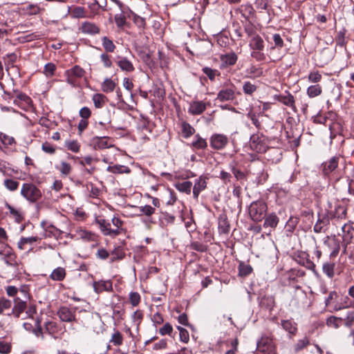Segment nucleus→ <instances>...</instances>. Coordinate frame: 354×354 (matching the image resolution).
Returning <instances> with one entry per match:
<instances>
[{"label": "nucleus", "instance_id": "obj_53", "mask_svg": "<svg viewBox=\"0 0 354 354\" xmlns=\"http://www.w3.org/2000/svg\"><path fill=\"white\" fill-rule=\"evenodd\" d=\"M72 17L74 18H84L86 17L85 10L83 7H75L72 11Z\"/></svg>", "mask_w": 354, "mask_h": 354}, {"label": "nucleus", "instance_id": "obj_62", "mask_svg": "<svg viewBox=\"0 0 354 354\" xmlns=\"http://www.w3.org/2000/svg\"><path fill=\"white\" fill-rule=\"evenodd\" d=\"M58 169L63 175L66 176L68 175L71 171V167L70 164L66 162H62L60 167Z\"/></svg>", "mask_w": 354, "mask_h": 354}, {"label": "nucleus", "instance_id": "obj_29", "mask_svg": "<svg viewBox=\"0 0 354 354\" xmlns=\"http://www.w3.org/2000/svg\"><path fill=\"white\" fill-rule=\"evenodd\" d=\"M94 106L97 109H101L107 101L106 97L102 93H95L93 96Z\"/></svg>", "mask_w": 354, "mask_h": 354}, {"label": "nucleus", "instance_id": "obj_6", "mask_svg": "<svg viewBox=\"0 0 354 354\" xmlns=\"http://www.w3.org/2000/svg\"><path fill=\"white\" fill-rule=\"evenodd\" d=\"M95 221L99 225L102 233L104 236H110L112 237L118 236V230H112L111 228V223L109 221H106L102 217H97L95 218Z\"/></svg>", "mask_w": 354, "mask_h": 354}, {"label": "nucleus", "instance_id": "obj_46", "mask_svg": "<svg viewBox=\"0 0 354 354\" xmlns=\"http://www.w3.org/2000/svg\"><path fill=\"white\" fill-rule=\"evenodd\" d=\"M55 70L56 66L53 63L49 62L45 65L43 73L47 77H50L54 75Z\"/></svg>", "mask_w": 354, "mask_h": 354}, {"label": "nucleus", "instance_id": "obj_59", "mask_svg": "<svg viewBox=\"0 0 354 354\" xmlns=\"http://www.w3.org/2000/svg\"><path fill=\"white\" fill-rule=\"evenodd\" d=\"M45 330L50 335H53L57 332V324L53 322H47L45 324Z\"/></svg>", "mask_w": 354, "mask_h": 354}, {"label": "nucleus", "instance_id": "obj_35", "mask_svg": "<svg viewBox=\"0 0 354 354\" xmlns=\"http://www.w3.org/2000/svg\"><path fill=\"white\" fill-rule=\"evenodd\" d=\"M278 222V217L275 214H271L265 218L263 225L264 227H275Z\"/></svg>", "mask_w": 354, "mask_h": 354}, {"label": "nucleus", "instance_id": "obj_63", "mask_svg": "<svg viewBox=\"0 0 354 354\" xmlns=\"http://www.w3.org/2000/svg\"><path fill=\"white\" fill-rule=\"evenodd\" d=\"M92 15L91 17H93L95 15L98 13L99 9L102 8V6L99 4L98 1L95 0L93 3H90L88 6Z\"/></svg>", "mask_w": 354, "mask_h": 354}, {"label": "nucleus", "instance_id": "obj_42", "mask_svg": "<svg viewBox=\"0 0 354 354\" xmlns=\"http://www.w3.org/2000/svg\"><path fill=\"white\" fill-rule=\"evenodd\" d=\"M194 129L189 123L183 122L182 124V133L184 138H189L194 134Z\"/></svg>", "mask_w": 354, "mask_h": 354}, {"label": "nucleus", "instance_id": "obj_39", "mask_svg": "<svg viewBox=\"0 0 354 354\" xmlns=\"http://www.w3.org/2000/svg\"><path fill=\"white\" fill-rule=\"evenodd\" d=\"M33 322L35 324V328L32 330V333L37 337H41V339H44V333L42 332V328L40 325V320L39 318H37L35 319H33Z\"/></svg>", "mask_w": 354, "mask_h": 354}, {"label": "nucleus", "instance_id": "obj_58", "mask_svg": "<svg viewBox=\"0 0 354 354\" xmlns=\"http://www.w3.org/2000/svg\"><path fill=\"white\" fill-rule=\"evenodd\" d=\"M132 20L134 22V24L138 26V28H139L140 29L145 28L146 23H145V20L144 18H142L136 14H133Z\"/></svg>", "mask_w": 354, "mask_h": 354}, {"label": "nucleus", "instance_id": "obj_13", "mask_svg": "<svg viewBox=\"0 0 354 354\" xmlns=\"http://www.w3.org/2000/svg\"><path fill=\"white\" fill-rule=\"evenodd\" d=\"M108 137H94L91 140V145L95 149H104L111 147L112 145L108 143Z\"/></svg>", "mask_w": 354, "mask_h": 354}, {"label": "nucleus", "instance_id": "obj_33", "mask_svg": "<svg viewBox=\"0 0 354 354\" xmlns=\"http://www.w3.org/2000/svg\"><path fill=\"white\" fill-rule=\"evenodd\" d=\"M24 10L27 15H35L44 11V8H41L38 4H29Z\"/></svg>", "mask_w": 354, "mask_h": 354}, {"label": "nucleus", "instance_id": "obj_36", "mask_svg": "<svg viewBox=\"0 0 354 354\" xmlns=\"http://www.w3.org/2000/svg\"><path fill=\"white\" fill-rule=\"evenodd\" d=\"M192 187V183L190 181H184V182L178 183L176 185V187L178 191H180L181 192H185L187 194H189L191 193Z\"/></svg>", "mask_w": 354, "mask_h": 354}, {"label": "nucleus", "instance_id": "obj_54", "mask_svg": "<svg viewBox=\"0 0 354 354\" xmlns=\"http://www.w3.org/2000/svg\"><path fill=\"white\" fill-rule=\"evenodd\" d=\"M335 263H326L323 265V271L329 277H333L334 275Z\"/></svg>", "mask_w": 354, "mask_h": 354}, {"label": "nucleus", "instance_id": "obj_17", "mask_svg": "<svg viewBox=\"0 0 354 354\" xmlns=\"http://www.w3.org/2000/svg\"><path fill=\"white\" fill-rule=\"evenodd\" d=\"M322 184V182L318 181L315 182L313 185V194L317 207L321 204L324 196V186Z\"/></svg>", "mask_w": 354, "mask_h": 354}, {"label": "nucleus", "instance_id": "obj_44", "mask_svg": "<svg viewBox=\"0 0 354 354\" xmlns=\"http://www.w3.org/2000/svg\"><path fill=\"white\" fill-rule=\"evenodd\" d=\"M342 320V318L331 316L327 319L326 324L330 327L337 328L341 324Z\"/></svg>", "mask_w": 354, "mask_h": 354}, {"label": "nucleus", "instance_id": "obj_4", "mask_svg": "<svg viewBox=\"0 0 354 354\" xmlns=\"http://www.w3.org/2000/svg\"><path fill=\"white\" fill-rule=\"evenodd\" d=\"M250 149L257 153H264L267 150V145L263 136L259 134H253L250 139Z\"/></svg>", "mask_w": 354, "mask_h": 354}, {"label": "nucleus", "instance_id": "obj_52", "mask_svg": "<svg viewBox=\"0 0 354 354\" xmlns=\"http://www.w3.org/2000/svg\"><path fill=\"white\" fill-rule=\"evenodd\" d=\"M123 337L122 334L119 331H115L111 336L110 340L115 346H120L122 344Z\"/></svg>", "mask_w": 354, "mask_h": 354}, {"label": "nucleus", "instance_id": "obj_3", "mask_svg": "<svg viewBox=\"0 0 354 354\" xmlns=\"http://www.w3.org/2000/svg\"><path fill=\"white\" fill-rule=\"evenodd\" d=\"M77 308H68L67 306H62L59 308L57 315L62 322H77L76 318Z\"/></svg>", "mask_w": 354, "mask_h": 354}, {"label": "nucleus", "instance_id": "obj_31", "mask_svg": "<svg viewBox=\"0 0 354 354\" xmlns=\"http://www.w3.org/2000/svg\"><path fill=\"white\" fill-rule=\"evenodd\" d=\"M116 84L110 78H106L102 82L101 88L104 93H111L115 88Z\"/></svg>", "mask_w": 354, "mask_h": 354}, {"label": "nucleus", "instance_id": "obj_12", "mask_svg": "<svg viewBox=\"0 0 354 354\" xmlns=\"http://www.w3.org/2000/svg\"><path fill=\"white\" fill-rule=\"evenodd\" d=\"M14 104L26 109L29 108L32 105V100L25 93H19L14 99Z\"/></svg>", "mask_w": 354, "mask_h": 354}, {"label": "nucleus", "instance_id": "obj_24", "mask_svg": "<svg viewBox=\"0 0 354 354\" xmlns=\"http://www.w3.org/2000/svg\"><path fill=\"white\" fill-rule=\"evenodd\" d=\"M282 328L289 333L290 337L295 335L297 331V324L292 320H281Z\"/></svg>", "mask_w": 354, "mask_h": 354}, {"label": "nucleus", "instance_id": "obj_50", "mask_svg": "<svg viewBox=\"0 0 354 354\" xmlns=\"http://www.w3.org/2000/svg\"><path fill=\"white\" fill-rule=\"evenodd\" d=\"M6 207L9 209L10 214H12L14 216L15 220L18 223L21 222V221L23 218V215L21 214V212L19 210L15 209L9 204H6Z\"/></svg>", "mask_w": 354, "mask_h": 354}, {"label": "nucleus", "instance_id": "obj_57", "mask_svg": "<svg viewBox=\"0 0 354 354\" xmlns=\"http://www.w3.org/2000/svg\"><path fill=\"white\" fill-rule=\"evenodd\" d=\"M268 339L267 338L262 337L257 342V350L261 352H266L268 348Z\"/></svg>", "mask_w": 354, "mask_h": 354}, {"label": "nucleus", "instance_id": "obj_15", "mask_svg": "<svg viewBox=\"0 0 354 354\" xmlns=\"http://www.w3.org/2000/svg\"><path fill=\"white\" fill-rule=\"evenodd\" d=\"M73 236L77 239H81L87 241H94L95 239L94 233L83 230L82 227L75 228V234Z\"/></svg>", "mask_w": 354, "mask_h": 354}, {"label": "nucleus", "instance_id": "obj_47", "mask_svg": "<svg viewBox=\"0 0 354 354\" xmlns=\"http://www.w3.org/2000/svg\"><path fill=\"white\" fill-rule=\"evenodd\" d=\"M102 45L107 52H113L115 48V46L113 42L107 37H104L102 38Z\"/></svg>", "mask_w": 354, "mask_h": 354}, {"label": "nucleus", "instance_id": "obj_19", "mask_svg": "<svg viewBox=\"0 0 354 354\" xmlns=\"http://www.w3.org/2000/svg\"><path fill=\"white\" fill-rule=\"evenodd\" d=\"M93 288L95 292L100 293L103 291L109 292L113 290L111 281H99L93 282Z\"/></svg>", "mask_w": 354, "mask_h": 354}, {"label": "nucleus", "instance_id": "obj_20", "mask_svg": "<svg viewBox=\"0 0 354 354\" xmlns=\"http://www.w3.org/2000/svg\"><path fill=\"white\" fill-rule=\"evenodd\" d=\"M218 228L220 234H228L230 232V223L227 216L224 214H222L218 216Z\"/></svg>", "mask_w": 354, "mask_h": 354}, {"label": "nucleus", "instance_id": "obj_34", "mask_svg": "<svg viewBox=\"0 0 354 354\" xmlns=\"http://www.w3.org/2000/svg\"><path fill=\"white\" fill-rule=\"evenodd\" d=\"M38 239H39L37 236L21 237L17 243L18 248L20 250H24V245L26 244L32 245V243L37 242Z\"/></svg>", "mask_w": 354, "mask_h": 354}, {"label": "nucleus", "instance_id": "obj_40", "mask_svg": "<svg viewBox=\"0 0 354 354\" xmlns=\"http://www.w3.org/2000/svg\"><path fill=\"white\" fill-rule=\"evenodd\" d=\"M252 271V267L244 263H241L239 266V274L241 277H245L250 274Z\"/></svg>", "mask_w": 354, "mask_h": 354}, {"label": "nucleus", "instance_id": "obj_30", "mask_svg": "<svg viewBox=\"0 0 354 354\" xmlns=\"http://www.w3.org/2000/svg\"><path fill=\"white\" fill-rule=\"evenodd\" d=\"M66 277L65 269L58 267L53 270L50 275V277L54 281H62Z\"/></svg>", "mask_w": 354, "mask_h": 354}, {"label": "nucleus", "instance_id": "obj_22", "mask_svg": "<svg viewBox=\"0 0 354 354\" xmlns=\"http://www.w3.org/2000/svg\"><path fill=\"white\" fill-rule=\"evenodd\" d=\"M275 98L284 105L289 106L293 111H295L294 97L291 94L286 93L285 95H276Z\"/></svg>", "mask_w": 354, "mask_h": 354}, {"label": "nucleus", "instance_id": "obj_49", "mask_svg": "<svg viewBox=\"0 0 354 354\" xmlns=\"http://www.w3.org/2000/svg\"><path fill=\"white\" fill-rule=\"evenodd\" d=\"M3 254H4V261L7 265L12 263L17 260L16 255L11 252L9 248L8 249H6V252Z\"/></svg>", "mask_w": 354, "mask_h": 354}, {"label": "nucleus", "instance_id": "obj_55", "mask_svg": "<svg viewBox=\"0 0 354 354\" xmlns=\"http://www.w3.org/2000/svg\"><path fill=\"white\" fill-rule=\"evenodd\" d=\"M173 328L169 323H166L159 329V333L161 335H168L172 337Z\"/></svg>", "mask_w": 354, "mask_h": 354}, {"label": "nucleus", "instance_id": "obj_27", "mask_svg": "<svg viewBox=\"0 0 354 354\" xmlns=\"http://www.w3.org/2000/svg\"><path fill=\"white\" fill-rule=\"evenodd\" d=\"M222 64L224 66H232L237 61V55L234 53H230L221 56Z\"/></svg>", "mask_w": 354, "mask_h": 354}, {"label": "nucleus", "instance_id": "obj_21", "mask_svg": "<svg viewBox=\"0 0 354 354\" xmlns=\"http://www.w3.org/2000/svg\"><path fill=\"white\" fill-rule=\"evenodd\" d=\"M342 230L343 241L346 244L350 243L353 237L354 227L350 224H344L342 227Z\"/></svg>", "mask_w": 354, "mask_h": 354}, {"label": "nucleus", "instance_id": "obj_23", "mask_svg": "<svg viewBox=\"0 0 354 354\" xmlns=\"http://www.w3.org/2000/svg\"><path fill=\"white\" fill-rule=\"evenodd\" d=\"M249 46L252 50H263L264 48L263 40L258 34H254L250 41Z\"/></svg>", "mask_w": 354, "mask_h": 354}, {"label": "nucleus", "instance_id": "obj_41", "mask_svg": "<svg viewBox=\"0 0 354 354\" xmlns=\"http://www.w3.org/2000/svg\"><path fill=\"white\" fill-rule=\"evenodd\" d=\"M257 89V87L250 82H245L243 85V93L246 95H252Z\"/></svg>", "mask_w": 354, "mask_h": 354}, {"label": "nucleus", "instance_id": "obj_2", "mask_svg": "<svg viewBox=\"0 0 354 354\" xmlns=\"http://www.w3.org/2000/svg\"><path fill=\"white\" fill-rule=\"evenodd\" d=\"M21 194L30 203L37 201L41 196L40 190L32 183L23 184L21 189Z\"/></svg>", "mask_w": 354, "mask_h": 354}, {"label": "nucleus", "instance_id": "obj_16", "mask_svg": "<svg viewBox=\"0 0 354 354\" xmlns=\"http://www.w3.org/2000/svg\"><path fill=\"white\" fill-rule=\"evenodd\" d=\"M339 158L333 157L328 161L322 165V171L324 175H328L333 171L338 166Z\"/></svg>", "mask_w": 354, "mask_h": 354}, {"label": "nucleus", "instance_id": "obj_11", "mask_svg": "<svg viewBox=\"0 0 354 354\" xmlns=\"http://www.w3.org/2000/svg\"><path fill=\"white\" fill-rule=\"evenodd\" d=\"M207 178L201 176L198 178L196 179L193 187V196L194 198L197 199L199 194L204 190L207 187Z\"/></svg>", "mask_w": 354, "mask_h": 354}, {"label": "nucleus", "instance_id": "obj_64", "mask_svg": "<svg viewBox=\"0 0 354 354\" xmlns=\"http://www.w3.org/2000/svg\"><path fill=\"white\" fill-rule=\"evenodd\" d=\"M191 248L192 249L201 252H205L207 250L206 245L198 241L192 243Z\"/></svg>", "mask_w": 354, "mask_h": 354}, {"label": "nucleus", "instance_id": "obj_8", "mask_svg": "<svg viewBox=\"0 0 354 354\" xmlns=\"http://www.w3.org/2000/svg\"><path fill=\"white\" fill-rule=\"evenodd\" d=\"M14 306L12 309L11 313L8 315H12L15 317L19 318L21 314L26 309L27 304L26 301H23L19 297H15Z\"/></svg>", "mask_w": 354, "mask_h": 354}, {"label": "nucleus", "instance_id": "obj_10", "mask_svg": "<svg viewBox=\"0 0 354 354\" xmlns=\"http://www.w3.org/2000/svg\"><path fill=\"white\" fill-rule=\"evenodd\" d=\"M80 31L86 35H94L100 32L99 27L94 23L84 21L81 24Z\"/></svg>", "mask_w": 354, "mask_h": 354}, {"label": "nucleus", "instance_id": "obj_25", "mask_svg": "<svg viewBox=\"0 0 354 354\" xmlns=\"http://www.w3.org/2000/svg\"><path fill=\"white\" fill-rule=\"evenodd\" d=\"M116 63L120 68L123 71L133 72L135 69L131 62L126 57H119Z\"/></svg>", "mask_w": 354, "mask_h": 354}, {"label": "nucleus", "instance_id": "obj_37", "mask_svg": "<svg viewBox=\"0 0 354 354\" xmlns=\"http://www.w3.org/2000/svg\"><path fill=\"white\" fill-rule=\"evenodd\" d=\"M196 140L192 142V146L196 149H204L207 147L206 140L198 134L195 136Z\"/></svg>", "mask_w": 354, "mask_h": 354}, {"label": "nucleus", "instance_id": "obj_60", "mask_svg": "<svg viewBox=\"0 0 354 354\" xmlns=\"http://www.w3.org/2000/svg\"><path fill=\"white\" fill-rule=\"evenodd\" d=\"M129 300L133 306H137L140 301V296L136 292H131L129 294Z\"/></svg>", "mask_w": 354, "mask_h": 354}, {"label": "nucleus", "instance_id": "obj_1", "mask_svg": "<svg viewBox=\"0 0 354 354\" xmlns=\"http://www.w3.org/2000/svg\"><path fill=\"white\" fill-rule=\"evenodd\" d=\"M248 211L250 218L254 221H261L266 216L267 205L263 201H256L250 204Z\"/></svg>", "mask_w": 354, "mask_h": 354}, {"label": "nucleus", "instance_id": "obj_43", "mask_svg": "<svg viewBox=\"0 0 354 354\" xmlns=\"http://www.w3.org/2000/svg\"><path fill=\"white\" fill-rule=\"evenodd\" d=\"M204 74H205L211 81L215 80L216 76L219 75V72L216 69H212L209 67H203L202 69Z\"/></svg>", "mask_w": 354, "mask_h": 354}, {"label": "nucleus", "instance_id": "obj_61", "mask_svg": "<svg viewBox=\"0 0 354 354\" xmlns=\"http://www.w3.org/2000/svg\"><path fill=\"white\" fill-rule=\"evenodd\" d=\"M11 351V345L4 341L0 340V354H9Z\"/></svg>", "mask_w": 354, "mask_h": 354}, {"label": "nucleus", "instance_id": "obj_5", "mask_svg": "<svg viewBox=\"0 0 354 354\" xmlns=\"http://www.w3.org/2000/svg\"><path fill=\"white\" fill-rule=\"evenodd\" d=\"M85 71L78 65L66 71L67 82L71 85L75 86L77 79L82 78L85 75Z\"/></svg>", "mask_w": 354, "mask_h": 354}, {"label": "nucleus", "instance_id": "obj_26", "mask_svg": "<svg viewBox=\"0 0 354 354\" xmlns=\"http://www.w3.org/2000/svg\"><path fill=\"white\" fill-rule=\"evenodd\" d=\"M106 170L115 174H129L131 172V169L127 166L121 165H109Z\"/></svg>", "mask_w": 354, "mask_h": 354}, {"label": "nucleus", "instance_id": "obj_28", "mask_svg": "<svg viewBox=\"0 0 354 354\" xmlns=\"http://www.w3.org/2000/svg\"><path fill=\"white\" fill-rule=\"evenodd\" d=\"M246 75L250 78H255L261 77L263 74V71L254 65L250 66L245 71Z\"/></svg>", "mask_w": 354, "mask_h": 354}, {"label": "nucleus", "instance_id": "obj_45", "mask_svg": "<svg viewBox=\"0 0 354 354\" xmlns=\"http://www.w3.org/2000/svg\"><path fill=\"white\" fill-rule=\"evenodd\" d=\"M65 147L70 151L77 153L80 149V145L77 140L66 141Z\"/></svg>", "mask_w": 354, "mask_h": 354}, {"label": "nucleus", "instance_id": "obj_51", "mask_svg": "<svg viewBox=\"0 0 354 354\" xmlns=\"http://www.w3.org/2000/svg\"><path fill=\"white\" fill-rule=\"evenodd\" d=\"M3 184L4 186L11 192L17 190L19 185L17 181L12 179H6Z\"/></svg>", "mask_w": 354, "mask_h": 354}, {"label": "nucleus", "instance_id": "obj_14", "mask_svg": "<svg viewBox=\"0 0 354 354\" xmlns=\"http://www.w3.org/2000/svg\"><path fill=\"white\" fill-rule=\"evenodd\" d=\"M331 59V53L328 49H324L321 53L316 55L315 61L319 66H324L327 64Z\"/></svg>", "mask_w": 354, "mask_h": 354}, {"label": "nucleus", "instance_id": "obj_9", "mask_svg": "<svg viewBox=\"0 0 354 354\" xmlns=\"http://www.w3.org/2000/svg\"><path fill=\"white\" fill-rule=\"evenodd\" d=\"M235 98L234 89L232 88H223L217 94L216 100L220 102L231 101Z\"/></svg>", "mask_w": 354, "mask_h": 354}, {"label": "nucleus", "instance_id": "obj_56", "mask_svg": "<svg viewBox=\"0 0 354 354\" xmlns=\"http://www.w3.org/2000/svg\"><path fill=\"white\" fill-rule=\"evenodd\" d=\"M12 306L10 300L5 297H0V314H2L5 310L9 309Z\"/></svg>", "mask_w": 354, "mask_h": 354}, {"label": "nucleus", "instance_id": "obj_48", "mask_svg": "<svg viewBox=\"0 0 354 354\" xmlns=\"http://www.w3.org/2000/svg\"><path fill=\"white\" fill-rule=\"evenodd\" d=\"M138 209L141 214L147 216H151L155 212V208L149 205L140 206L138 207Z\"/></svg>", "mask_w": 354, "mask_h": 354}, {"label": "nucleus", "instance_id": "obj_18", "mask_svg": "<svg viewBox=\"0 0 354 354\" xmlns=\"http://www.w3.org/2000/svg\"><path fill=\"white\" fill-rule=\"evenodd\" d=\"M206 109L205 104L202 101H194L189 104L188 112L192 115H200Z\"/></svg>", "mask_w": 354, "mask_h": 354}, {"label": "nucleus", "instance_id": "obj_7", "mask_svg": "<svg viewBox=\"0 0 354 354\" xmlns=\"http://www.w3.org/2000/svg\"><path fill=\"white\" fill-rule=\"evenodd\" d=\"M210 146L216 150H221L225 147L228 143V138L223 134L215 133L209 139Z\"/></svg>", "mask_w": 354, "mask_h": 354}, {"label": "nucleus", "instance_id": "obj_32", "mask_svg": "<svg viewBox=\"0 0 354 354\" xmlns=\"http://www.w3.org/2000/svg\"><path fill=\"white\" fill-rule=\"evenodd\" d=\"M260 306L271 310L274 306V299L271 296H263L260 301Z\"/></svg>", "mask_w": 354, "mask_h": 354}, {"label": "nucleus", "instance_id": "obj_38", "mask_svg": "<svg viewBox=\"0 0 354 354\" xmlns=\"http://www.w3.org/2000/svg\"><path fill=\"white\" fill-rule=\"evenodd\" d=\"M345 33V30H340L337 32V35L335 38V42L337 46H339L340 47H346L347 41L346 40Z\"/></svg>", "mask_w": 354, "mask_h": 354}]
</instances>
